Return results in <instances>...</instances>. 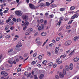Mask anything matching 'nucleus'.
<instances>
[{"label": "nucleus", "mask_w": 79, "mask_h": 79, "mask_svg": "<svg viewBox=\"0 0 79 79\" xmlns=\"http://www.w3.org/2000/svg\"><path fill=\"white\" fill-rule=\"evenodd\" d=\"M13 51V48H12L9 50L8 53V55H15V54H16V52H15V51L12 52Z\"/></svg>", "instance_id": "f257e3e1"}, {"label": "nucleus", "mask_w": 79, "mask_h": 79, "mask_svg": "<svg viewBox=\"0 0 79 79\" xmlns=\"http://www.w3.org/2000/svg\"><path fill=\"white\" fill-rule=\"evenodd\" d=\"M45 27V25L44 24H42L40 26L38 27L37 30L39 31H42V30H44Z\"/></svg>", "instance_id": "f03ea898"}, {"label": "nucleus", "mask_w": 79, "mask_h": 79, "mask_svg": "<svg viewBox=\"0 0 79 79\" xmlns=\"http://www.w3.org/2000/svg\"><path fill=\"white\" fill-rule=\"evenodd\" d=\"M22 23H23L21 24V25L23 26V27H24V26H28L29 24V22L27 21H26L24 22V21H22Z\"/></svg>", "instance_id": "7ed1b4c3"}, {"label": "nucleus", "mask_w": 79, "mask_h": 79, "mask_svg": "<svg viewBox=\"0 0 79 79\" xmlns=\"http://www.w3.org/2000/svg\"><path fill=\"white\" fill-rule=\"evenodd\" d=\"M22 18L24 21H27V20H28L29 17H28V16L27 15H24L23 16Z\"/></svg>", "instance_id": "20e7f679"}, {"label": "nucleus", "mask_w": 79, "mask_h": 79, "mask_svg": "<svg viewBox=\"0 0 79 79\" xmlns=\"http://www.w3.org/2000/svg\"><path fill=\"white\" fill-rule=\"evenodd\" d=\"M71 41H67L64 43V45L65 46H69L71 44Z\"/></svg>", "instance_id": "39448f33"}, {"label": "nucleus", "mask_w": 79, "mask_h": 79, "mask_svg": "<svg viewBox=\"0 0 79 79\" xmlns=\"http://www.w3.org/2000/svg\"><path fill=\"white\" fill-rule=\"evenodd\" d=\"M15 14L18 16H22V13L20 11H15Z\"/></svg>", "instance_id": "423d86ee"}, {"label": "nucleus", "mask_w": 79, "mask_h": 79, "mask_svg": "<svg viewBox=\"0 0 79 79\" xmlns=\"http://www.w3.org/2000/svg\"><path fill=\"white\" fill-rule=\"evenodd\" d=\"M30 8H31V9H35V8H37V7L35 6H34L33 5V4H30L29 5Z\"/></svg>", "instance_id": "0eeeda50"}, {"label": "nucleus", "mask_w": 79, "mask_h": 79, "mask_svg": "<svg viewBox=\"0 0 79 79\" xmlns=\"http://www.w3.org/2000/svg\"><path fill=\"white\" fill-rule=\"evenodd\" d=\"M22 45H23V44H21V42H19V44H17L16 46V48H19L20 47H22Z\"/></svg>", "instance_id": "6e6552de"}, {"label": "nucleus", "mask_w": 79, "mask_h": 79, "mask_svg": "<svg viewBox=\"0 0 79 79\" xmlns=\"http://www.w3.org/2000/svg\"><path fill=\"white\" fill-rule=\"evenodd\" d=\"M1 74L4 76H8V73H6L5 72H2Z\"/></svg>", "instance_id": "1a4fd4ad"}, {"label": "nucleus", "mask_w": 79, "mask_h": 79, "mask_svg": "<svg viewBox=\"0 0 79 79\" xmlns=\"http://www.w3.org/2000/svg\"><path fill=\"white\" fill-rule=\"evenodd\" d=\"M77 13L75 14L72 17V19H74L75 18H77L78 17V15Z\"/></svg>", "instance_id": "9d476101"}, {"label": "nucleus", "mask_w": 79, "mask_h": 79, "mask_svg": "<svg viewBox=\"0 0 79 79\" xmlns=\"http://www.w3.org/2000/svg\"><path fill=\"white\" fill-rule=\"evenodd\" d=\"M69 69L70 70H72L73 69V64L72 63L70 64L69 66Z\"/></svg>", "instance_id": "9b49d317"}, {"label": "nucleus", "mask_w": 79, "mask_h": 79, "mask_svg": "<svg viewBox=\"0 0 79 79\" xmlns=\"http://www.w3.org/2000/svg\"><path fill=\"white\" fill-rule=\"evenodd\" d=\"M36 43L40 42V39L39 38H37L35 40Z\"/></svg>", "instance_id": "f8f14e48"}, {"label": "nucleus", "mask_w": 79, "mask_h": 79, "mask_svg": "<svg viewBox=\"0 0 79 79\" xmlns=\"http://www.w3.org/2000/svg\"><path fill=\"white\" fill-rule=\"evenodd\" d=\"M73 60L74 62H77L79 61V58L77 57H76L73 59Z\"/></svg>", "instance_id": "ddd939ff"}, {"label": "nucleus", "mask_w": 79, "mask_h": 79, "mask_svg": "<svg viewBox=\"0 0 79 79\" xmlns=\"http://www.w3.org/2000/svg\"><path fill=\"white\" fill-rule=\"evenodd\" d=\"M56 6H57V5L55 4H53L51 5V7L52 8H54L55 7H56Z\"/></svg>", "instance_id": "4468645a"}, {"label": "nucleus", "mask_w": 79, "mask_h": 79, "mask_svg": "<svg viewBox=\"0 0 79 79\" xmlns=\"http://www.w3.org/2000/svg\"><path fill=\"white\" fill-rule=\"evenodd\" d=\"M60 77L62 78L64 77V75L63 74V73H60L59 74Z\"/></svg>", "instance_id": "2eb2a0df"}, {"label": "nucleus", "mask_w": 79, "mask_h": 79, "mask_svg": "<svg viewBox=\"0 0 79 79\" xmlns=\"http://www.w3.org/2000/svg\"><path fill=\"white\" fill-rule=\"evenodd\" d=\"M28 31L30 32H32L33 31V29L32 28H29L28 29Z\"/></svg>", "instance_id": "dca6fc26"}, {"label": "nucleus", "mask_w": 79, "mask_h": 79, "mask_svg": "<svg viewBox=\"0 0 79 79\" xmlns=\"http://www.w3.org/2000/svg\"><path fill=\"white\" fill-rule=\"evenodd\" d=\"M79 39V37L77 36H76L74 37L73 38V40L74 41H76V40H77Z\"/></svg>", "instance_id": "f3484780"}, {"label": "nucleus", "mask_w": 79, "mask_h": 79, "mask_svg": "<svg viewBox=\"0 0 79 79\" xmlns=\"http://www.w3.org/2000/svg\"><path fill=\"white\" fill-rule=\"evenodd\" d=\"M59 47H56L55 49V52H56V53H57L58 51H59Z\"/></svg>", "instance_id": "a211bd4d"}, {"label": "nucleus", "mask_w": 79, "mask_h": 79, "mask_svg": "<svg viewBox=\"0 0 79 79\" xmlns=\"http://www.w3.org/2000/svg\"><path fill=\"white\" fill-rule=\"evenodd\" d=\"M47 35V33L45 32H43L41 33L42 36H45Z\"/></svg>", "instance_id": "6ab92c4d"}, {"label": "nucleus", "mask_w": 79, "mask_h": 79, "mask_svg": "<svg viewBox=\"0 0 79 79\" xmlns=\"http://www.w3.org/2000/svg\"><path fill=\"white\" fill-rule=\"evenodd\" d=\"M44 75L43 74H41L40 75V76L39 77V78L40 79H43V77H44Z\"/></svg>", "instance_id": "aec40b11"}, {"label": "nucleus", "mask_w": 79, "mask_h": 79, "mask_svg": "<svg viewBox=\"0 0 79 79\" xmlns=\"http://www.w3.org/2000/svg\"><path fill=\"white\" fill-rule=\"evenodd\" d=\"M63 74H64V75H65L66 74V70H65V69H64L63 70Z\"/></svg>", "instance_id": "412c9836"}, {"label": "nucleus", "mask_w": 79, "mask_h": 79, "mask_svg": "<svg viewBox=\"0 0 79 79\" xmlns=\"http://www.w3.org/2000/svg\"><path fill=\"white\" fill-rule=\"evenodd\" d=\"M64 19V17H61L60 18V20L59 21H60V22H61Z\"/></svg>", "instance_id": "4be33fe9"}, {"label": "nucleus", "mask_w": 79, "mask_h": 79, "mask_svg": "<svg viewBox=\"0 0 79 79\" xmlns=\"http://www.w3.org/2000/svg\"><path fill=\"white\" fill-rule=\"evenodd\" d=\"M5 37L6 39H8L11 38V36H10V35H8L6 36Z\"/></svg>", "instance_id": "5701e85b"}, {"label": "nucleus", "mask_w": 79, "mask_h": 79, "mask_svg": "<svg viewBox=\"0 0 79 79\" xmlns=\"http://www.w3.org/2000/svg\"><path fill=\"white\" fill-rule=\"evenodd\" d=\"M74 9H75V7L74 6H72L70 8V10H73Z\"/></svg>", "instance_id": "b1692460"}, {"label": "nucleus", "mask_w": 79, "mask_h": 79, "mask_svg": "<svg viewBox=\"0 0 79 79\" xmlns=\"http://www.w3.org/2000/svg\"><path fill=\"white\" fill-rule=\"evenodd\" d=\"M46 6H50V3H49V2H46Z\"/></svg>", "instance_id": "393cba45"}, {"label": "nucleus", "mask_w": 79, "mask_h": 79, "mask_svg": "<svg viewBox=\"0 0 79 79\" xmlns=\"http://www.w3.org/2000/svg\"><path fill=\"white\" fill-rule=\"evenodd\" d=\"M38 59H39V60H42V56L40 55L39 56Z\"/></svg>", "instance_id": "a878e982"}, {"label": "nucleus", "mask_w": 79, "mask_h": 79, "mask_svg": "<svg viewBox=\"0 0 79 79\" xmlns=\"http://www.w3.org/2000/svg\"><path fill=\"white\" fill-rule=\"evenodd\" d=\"M14 24V22H10L9 23V25H13Z\"/></svg>", "instance_id": "bb28decb"}, {"label": "nucleus", "mask_w": 79, "mask_h": 79, "mask_svg": "<svg viewBox=\"0 0 79 79\" xmlns=\"http://www.w3.org/2000/svg\"><path fill=\"white\" fill-rule=\"evenodd\" d=\"M27 26H25L23 28V31H26V30L27 29Z\"/></svg>", "instance_id": "cd10ccee"}, {"label": "nucleus", "mask_w": 79, "mask_h": 79, "mask_svg": "<svg viewBox=\"0 0 79 79\" xmlns=\"http://www.w3.org/2000/svg\"><path fill=\"white\" fill-rule=\"evenodd\" d=\"M48 64L49 66H51L53 65V63L52 62H51L49 63H48Z\"/></svg>", "instance_id": "c85d7f7f"}, {"label": "nucleus", "mask_w": 79, "mask_h": 79, "mask_svg": "<svg viewBox=\"0 0 79 79\" xmlns=\"http://www.w3.org/2000/svg\"><path fill=\"white\" fill-rule=\"evenodd\" d=\"M65 69L67 71H68L69 70V66L68 65H66L65 67Z\"/></svg>", "instance_id": "c756f323"}, {"label": "nucleus", "mask_w": 79, "mask_h": 79, "mask_svg": "<svg viewBox=\"0 0 79 79\" xmlns=\"http://www.w3.org/2000/svg\"><path fill=\"white\" fill-rule=\"evenodd\" d=\"M19 71H21V69L20 68H18L17 69V73H19Z\"/></svg>", "instance_id": "7c9ffc66"}, {"label": "nucleus", "mask_w": 79, "mask_h": 79, "mask_svg": "<svg viewBox=\"0 0 79 79\" xmlns=\"http://www.w3.org/2000/svg\"><path fill=\"white\" fill-rule=\"evenodd\" d=\"M30 34V32L28 31V32H27L25 33V35H29Z\"/></svg>", "instance_id": "2f4dec72"}, {"label": "nucleus", "mask_w": 79, "mask_h": 79, "mask_svg": "<svg viewBox=\"0 0 79 79\" xmlns=\"http://www.w3.org/2000/svg\"><path fill=\"white\" fill-rule=\"evenodd\" d=\"M10 27H11L10 28V30H13V29H14V28H15L13 26H11Z\"/></svg>", "instance_id": "473e14b6"}, {"label": "nucleus", "mask_w": 79, "mask_h": 79, "mask_svg": "<svg viewBox=\"0 0 79 79\" xmlns=\"http://www.w3.org/2000/svg\"><path fill=\"white\" fill-rule=\"evenodd\" d=\"M44 6V3H41L39 5V6Z\"/></svg>", "instance_id": "72a5a7b5"}, {"label": "nucleus", "mask_w": 79, "mask_h": 79, "mask_svg": "<svg viewBox=\"0 0 79 79\" xmlns=\"http://www.w3.org/2000/svg\"><path fill=\"white\" fill-rule=\"evenodd\" d=\"M47 63V61L46 60H44L43 62H42V64H44L45 63Z\"/></svg>", "instance_id": "f704fd0d"}, {"label": "nucleus", "mask_w": 79, "mask_h": 79, "mask_svg": "<svg viewBox=\"0 0 79 79\" xmlns=\"http://www.w3.org/2000/svg\"><path fill=\"white\" fill-rule=\"evenodd\" d=\"M60 11H64V8H61L60 9Z\"/></svg>", "instance_id": "c9c22d12"}, {"label": "nucleus", "mask_w": 79, "mask_h": 79, "mask_svg": "<svg viewBox=\"0 0 79 79\" xmlns=\"http://www.w3.org/2000/svg\"><path fill=\"white\" fill-rule=\"evenodd\" d=\"M34 77L35 79H38V77H37V75H35L34 76Z\"/></svg>", "instance_id": "e433bc0d"}, {"label": "nucleus", "mask_w": 79, "mask_h": 79, "mask_svg": "<svg viewBox=\"0 0 79 79\" xmlns=\"http://www.w3.org/2000/svg\"><path fill=\"white\" fill-rule=\"evenodd\" d=\"M60 37H57L56 39V41H59L60 40Z\"/></svg>", "instance_id": "4c0bfd02"}, {"label": "nucleus", "mask_w": 79, "mask_h": 79, "mask_svg": "<svg viewBox=\"0 0 79 79\" xmlns=\"http://www.w3.org/2000/svg\"><path fill=\"white\" fill-rule=\"evenodd\" d=\"M17 21L19 23L20 22H21V19H17Z\"/></svg>", "instance_id": "58836bf2"}, {"label": "nucleus", "mask_w": 79, "mask_h": 79, "mask_svg": "<svg viewBox=\"0 0 79 79\" xmlns=\"http://www.w3.org/2000/svg\"><path fill=\"white\" fill-rule=\"evenodd\" d=\"M28 74L29 73H28V72H26L24 73L25 76H27Z\"/></svg>", "instance_id": "ea45409f"}, {"label": "nucleus", "mask_w": 79, "mask_h": 79, "mask_svg": "<svg viewBox=\"0 0 79 79\" xmlns=\"http://www.w3.org/2000/svg\"><path fill=\"white\" fill-rule=\"evenodd\" d=\"M69 19V18L68 17H66L64 19L65 21H68Z\"/></svg>", "instance_id": "a19ab883"}, {"label": "nucleus", "mask_w": 79, "mask_h": 79, "mask_svg": "<svg viewBox=\"0 0 79 79\" xmlns=\"http://www.w3.org/2000/svg\"><path fill=\"white\" fill-rule=\"evenodd\" d=\"M8 28H9L8 26H6L5 28V31H7V30H8Z\"/></svg>", "instance_id": "79ce46f5"}, {"label": "nucleus", "mask_w": 79, "mask_h": 79, "mask_svg": "<svg viewBox=\"0 0 79 79\" xmlns=\"http://www.w3.org/2000/svg\"><path fill=\"white\" fill-rule=\"evenodd\" d=\"M70 27H71V26L69 25L66 27V29H70Z\"/></svg>", "instance_id": "37998d69"}, {"label": "nucleus", "mask_w": 79, "mask_h": 79, "mask_svg": "<svg viewBox=\"0 0 79 79\" xmlns=\"http://www.w3.org/2000/svg\"><path fill=\"white\" fill-rule=\"evenodd\" d=\"M37 45H41L42 43L41 42H39L38 43H37Z\"/></svg>", "instance_id": "c03bdc74"}, {"label": "nucleus", "mask_w": 79, "mask_h": 79, "mask_svg": "<svg viewBox=\"0 0 79 79\" xmlns=\"http://www.w3.org/2000/svg\"><path fill=\"white\" fill-rule=\"evenodd\" d=\"M49 47H52V45H53V43H51V44H49Z\"/></svg>", "instance_id": "a18cd8bd"}, {"label": "nucleus", "mask_w": 79, "mask_h": 79, "mask_svg": "<svg viewBox=\"0 0 79 79\" xmlns=\"http://www.w3.org/2000/svg\"><path fill=\"white\" fill-rule=\"evenodd\" d=\"M47 54L48 55V56H50L51 55V53L49 52H47Z\"/></svg>", "instance_id": "49530a36"}, {"label": "nucleus", "mask_w": 79, "mask_h": 79, "mask_svg": "<svg viewBox=\"0 0 79 79\" xmlns=\"http://www.w3.org/2000/svg\"><path fill=\"white\" fill-rule=\"evenodd\" d=\"M55 77L57 79H59V76L58 75H56Z\"/></svg>", "instance_id": "de8ad7c7"}, {"label": "nucleus", "mask_w": 79, "mask_h": 79, "mask_svg": "<svg viewBox=\"0 0 79 79\" xmlns=\"http://www.w3.org/2000/svg\"><path fill=\"white\" fill-rule=\"evenodd\" d=\"M31 64L32 65H34V64H35V62L33 61H32L31 63Z\"/></svg>", "instance_id": "09e8293b"}, {"label": "nucleus", "mask_w": 79, "mask_h": 79, "mask_svg": "<svg viewBox=\"0 0 79 79\" xmlns=\"http://www.w3.org/2000/svg\"><path fill=\"white\" fill-rule=\"evenodd\" d=\"M73 20H72L70 21L68 23L69 24H71V23H72V22H73Z\"/></svg>", "instance_id": "8fccbe9b"}, {"label": "nucleus", "mask_w": 79, "mask_h": 79, "mask_svg": "<svg viewBox=\"0 0 79 79\" xmlns=\"http://www.w3.org/2000/svg\"><path fill=\"white\" fill-rule=\"evenodd\" d=\"M56 64H54L53 65V68H56Z\"/></svg>", "instance_id": "3c124183"}, {"label": "nucleus", "mask_w": 79, "mask_h": 79, "mask_svg": "<svg viewBox=\"0 0 79 79\" xmlns=\"http://www.w3.org/2000/svg\"><path fill=\"white\" fill-rule=\"evenodd\" d=\"M60 59H57L56 60V63H58V62H59V61H60Z\"/></svg>", "instance_id": "603ef678"}, {"label": "nucleus", "mask_w": 79, "mask_h": 79, "mask_svg": "<svg viewBox=\"0 0 79 79\" xmlns=\"http://www.w3.org/2000/svg\"><path fill=\"white\" fill-rule=\"evenodd\" d=\"M6 3H4V4H2V5H1V6H6Z\"/></svg>", "instance_id": "864d4df0"}, {"label": "nucleus", "mask_w": 79, "mask_h": 79, "mask_svg": "<svg viewBox=\"0 0 79 79\" xmlns=\"http://www.w3.org/2000/svg\"><path fill=\"white\" fill-rule=\"evenodd\" d=\"M52 41V42H53V43H54V44H55V43H56V41H55L54 39Z\"/></svg>", "instance_id": "5fc2aeb1"}, {"label": "nucleus", "mask_w": 79, "mask_h": 79, "mask_svg": "<svg viewBox=\"0 0 79 79\" xmlns=\"http://www.w3.org/2000/svg\"><path fill=\"white\" fill-rule=\"evenodd\" d=\"M9 63H10V64H13V62H12V61L11 60H9Z\"/></svg>", "instance_id": "6e6d98bb"}, {"label": "nucleus", "mask_w": 79, "mask_h": 79, "mask_svg": "<svg viewBox=\"0 0 79 79\" xmlns=\"http://www.w3.org/2000/svg\"><path fill=\"white\" fill-rule=\"evenodd\" d=\"M13 20L15 22H16V19L15 18H13Z\"/></svg>", "instance_id": "4d7b16f0"}, {"label": "nucleus", "mask_w": 79, "mask_h": 79, "mask_svg": "<svg viewBox=\"0 0 79 79\" xmlns=\"http://www.w3.org/2000/svg\"><path fill=\"white\" fill-rule=\"evenodd\" d=\"M47 21L46 20H45L44 22V24H45V25H46L47 24Z\"/></svg>", "instance_id": "13d9d810"}, {"label": "nucleus", "mask_w": 79, "mask_h": 79, "mask_svg": "<svg viewBox=\"0 0 79 79\" xmlns=\"http://www.w3.org/2000/svg\"><path fill=\"white\" fill-rule=\"evenodd\" d=\"M8 12V10H4L3 12L4 13H6Z\"/></svg>", "instance_id": "bf43d9fd"}, {"label": "nucleus", "mask_w": 79, "mask_h": 79, "mask_svg": "<svg viewBox=\"0 0 79 79\" xmlns=\"http://www.w3.org/2000/svg\"><path fill=\"white\" fill-rule=\"evenodd\" d=\"M62 63V61H60L59 62H58L57 63V64H61V63Z\"/></svg>", "instance_id": "052dcab7"}, {"label": "nucleus", "mask_w": 79, "mask_h": 79, "mask_svg": "<svg viewBox=\"0 0 79 79\" xmlns=\"http://www.w3.org/2000/svg\"><path fill=\"white\" fill-rule=\"evenodd\" d=\"M19 58H20V60H23L24 59H23V57L21 56H19Z\"/></svg>", "instance_id": "680f3d73"}, {"label": "nucleus", "mask_w": 79, "mask_h": 79, "mask_svg": "<svg viewBox=\"0 0 79 79\" xmlns=\"http://www.w3.org/2000/svg\"><path fill=\"white\" fill-rule=\"evenodd\" d=\"M36 55H37V53H35L33 54V56L34 57H35V56H36Z\"/></svg>", "instance_id": "e2e57ef3"}, {"label": "nucleus", "mask_w": 79, "mask_h": 79, "mask_svg": "<svg viewBox=\"0 0 79 79\" xmlns=\"http://www.w3.org/2000/svg\"><path fill=\"white\" fill-rule=\"evenodd\" d=\"M62 29H63V27H61L59 29V31H61L62 30Z\"/></svg>", "instance_id": "0e129e2a"}, {"label": "nucleus", "mask_w": 79, "mask_h": 79, "mask_svg": "<svg viewBox=\"0 0 79 79\" xmlns=\"http://www.w3.org/2000/svg\"><path fill=\"white\" fill-rule=\"evenodd\" d=\"M24 57H27V54H25L24 55Z\"/></svg>", "instance_id": "69168bd1"}, {"label": "nucleus", "mask_w": 79, "mask_h": 79, "mask_svg": "<svg viewBox=\"0 0 79 79\" xmlns=\"http://www.w3.org/2000/svg\"><path fill=\"white\" fill-rule=\"evenodd\" d=\"M53 16L52 15H49V18H53Z\"/></svg>", "instance_id": "338daca9"}, {"label": "nucleus", "mask_w": 79, "mask_h": 79, "mask_svg": "<svg viewBox=\"0 0 79 79\" xmlns=\"http://www.w3.org/2000/svg\"><path fill=\"white\" fill-rule=\"evenodd\" d=\"M0 15L1 16H3V13L2 12H0Z\"/></svg>", "instance_id": "774afa93"}]
</instances>
